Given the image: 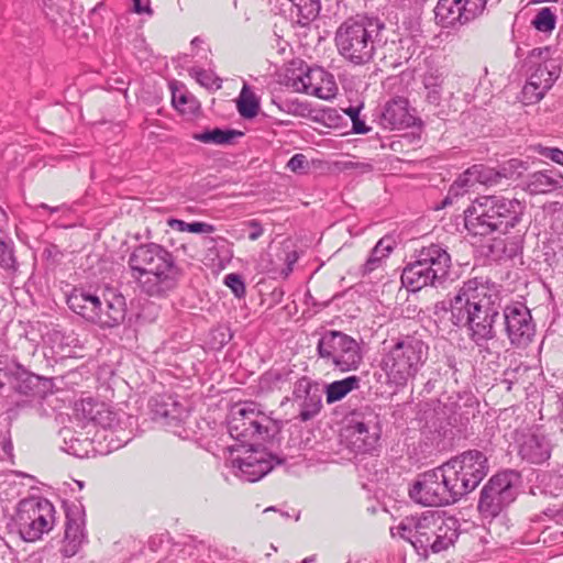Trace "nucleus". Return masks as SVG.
<instances>
[{"label":"nucleus","instance_id":"1","mask_svg":"<svg viewBox=\"0 0 563 563\" xmlns=\"http://www.w3.org/2000/svg\"><path fill=\"white\" fill-rule=\"evenodd\" d=\"M501 286L486 277L467 279L450 300L452 321L465 325L470 340L481 351L496 338L495 322L501 309Z\"/></svg>","mask_w":563,"mask_h":563},{"label":"nucleus","instance_id":"2","mask_svg":"<svg viewBox=\"0 0 563 563\" xmlns=\"http://www.w3.org/2000/svg\"><path fill=\"white\" fill-rule=\"evenodd\" d=\"M128 267L134 283L151 297H165L183 276L173 253L154 242L135 246L129 255Z\"/></svg>","mask_w":563,"mask_h":563},{"label":"nucleus","instance_id":"3","mask_svg":"<svg viewBox=\"0 0 563 563\" xmlns=\"http://www.w3.org/2000/svg\"><path fill=\"white\" fill-rule=\"evenodd\" d=\"M390 532L408 541L423 556L448 550L459 538L456 519L437 510L407 516Z\"/></svg>","mask_w":563,"mask_h":563},{"label":"nucleus","instance_id":"4","mask_svg":"<svg viewBox=\"0 0 563 563\" xmlns=\"http://www.w3.org/2000/svg\"><path fill=\"white\" fill-rule=\"evenodd\" d=\"M67 306L73 312L101 329L119 327L124 322L128 311L125 297L112 287L95 292L74 288L67 296Z\"/></svg>","mask_w":563,"mask_h":563},{"label":"nucleus","instance_id":"5","mask_svg":"<svg viewBox=\"0 0 563 563\" xmlns=\"http://www.w3.org/2000/svg\"><path fill=\"white\" fill-rule=\"evenodd\" d=\"M384 27L376 18L357 15L345 20L334 36L339 54L356 66L369 63L375 54L377 36Z\"/></svg>","mask_w":563,"mask_h":563},{"label":"nucleus","instance_id":"6","mask_svg":"<svg viewBox=\"0 0 563 563\" xmlns=\"http://www.w3.org/2000/svg\"><path fill=\"white\" fill-rule=\"evenodd\" d=\"M428 357L429 345L416 335H406L388 350L382 366L391 384L404 387L416 377Z\"/></svg>","mask_w":563,"mask_h":563},{"label":"nucleus","instance_id":"7","mask_svg":"<svg viewBox=\"0 0 563 563\" xmlns=\"http://www.w3.org/2000/svg\"><path fill=\"white\" fill-rule=\"evenodd\" d=\"M280 430L282 422L257 410L253 402L233 407L228 419L229 434L243 445L271 441Z\"/></svg>","mask_w":563,"mask_h":563},{"label":"nucleus","instance_id":"8","mask_svg":"<svg viewBox=\"0 0 563 563\" xmlns=\"http://www.w3.org/2000/svg\"><path fill=\"white\" fill-rule=\"evenodd\" d=\"M317 355L323 363L341 373L357 371L363 363L360 343L339 330H325L317 343Z\"/></svg>","mask_w":563,"mask_h":563},{"label":"nucleus","instance_id":"9","mask_svg":"<svg viewBox=\"0 0 563 563\" xmlns=\"http://www.w3.org/2000/svg\"><path fill=\"white\" fill-rule=\"evenodd\" d=\"M76 411L87 421L110 430L115 437L118 446L128 444L134 437L136 418L125 412L114 411L104 402L91 398L84 399L77 405Z\"/></svg>","mask_w":563,"mask_h":563},{"label":"nucleus","instance_id":"10","mask_svg":"<svg viewBox=\"0 0 563 563\" xmlns=\"http://www.w3.org/2000/svg\"><path fill=\"white\" fill-rule=\"evenodd\" d=\"M54 519L53 504L45 498L33 497L19 503L15 525L24 541L34 542L53 529Z\"/></svg>","mask_w":563,"mask_h":563},{"label":"nucleus","instance_id":"11","mask_svg":"<svg viewBox=\"0 0 563 563\" xmlns=\"http://www.w3.org/2000/svg\"><path fill=\"white\" fill-rule=\"evenodd\" d=\"M517 474L514 472H501L494 475L482 488L478 511L484 518L497 517L506 507L515 501L517 497L514 481Z\"/></svg>","mask_w":563,"mask_h":563},{"label":"nucleus","instance_id":"12","mask_svg":"<svg viewBox=\"0 0 563 563\" xmlns=\"http://www.w3.org/2000/svg\"><path fill=\"white\" fill-rule=\"evenodd\" d=\"M409 496L422 506L439 507L454 504L443 464L420 474L409 489Z\"/></svg>","mask_w":563,"mask_h":563},{"label":"nucleus","instance_id":"13","mask_svg":"<svg viewBox=\"0 0 563 563\" xmlns=\"http://www.w3.org/2000/svg\"><path fill=\"white\" fill-rule=\"evenodd\" d=\"M504 332L511 346L526 349L536 335V324L530 310L521 302H512L503 309Z\"/></svg>","mask_w":563,"mask_h":563},{"label":"nucleus","instance_id":"14","mask_svg":"<svg viewBox=\"0 0 563 563\" xmlns=\"http://www.w3.org/2000/svg\"><path fill=\"white\" fill-rule=\"evenodd\" d=\"M503 196L490 195L476 198L464 211L466 230L473 235L486 236L496 232L497 213Z\"/></svg>","mask_w":563,"mask_h":563},{"label":"nucleus","instance_id":"15","mask_svg":"<svg viewBox=\"0 0 563 563\" xmlns=\"http://www.w3.org/2000/svg\"><path fill=\"white\" fill-rule=\"evenodd\" d=\"M289 86L298 92L330 101L338 93V85L332 74L321 67L299 69V74L292 73L288 77Z\"/></svg>","mask_w":563,"mask_h":563},{"label":"nucleus","instance_id":"16","mask_svg":"<svg viewBox=\"0 0 563 563\" xmlns=\"http://www.w3.org/2000/svg\"><path fill=\"white\" fill-rule=\"evenodd\" d=\"M274 462L276 464L282 463L279 459H276L265 450L255 449L254 444L250 445L244 456L229 460L235 476L250 483L257 482L268 474L274 467Z\"/></svg>","mask_w":563,"mask_h":563},{"label":"nucleus","instance_id":"17","mask_svg":"<svg viewBox=\"0 0 563 563\" xmlns=\"http://www.w3.org/2000/svg\"><path fill=\"white\" fill-rule=\"evenodd\" d=\"M347 446L355 453H367L375 449L379 439L377 417L352 419L344 430Z\"/></svg>","mask_w":563,"mask_h":563},{"label":"nucleus","instance_id":"18","mask_svg":"<svg viewBox=\"0 0 563 563\" xmlns=\"http://www.w3.org/2000/svg\"><path fill=\"white\" fill-rule=\"evenodd\" d=\"M150 407L153 419L170 429L179 427L189 416L188 408L175 396L168 394L152 397Z\"/></svg>","mask_w":563,"mask_h":563},{"label":"nucleus","instance_id":"19","mask_svg":"<svg viewBox=\"0 0 563 563\" xmlns=\"http://www.w3.org/2000/svg\"><path fill=\"white\" fill-rule=\"evenodd\" d=\"M449 276L443 272L430 268L422 265L421 261L415 258L413 262L408 263L402 269L401 283L411 291L421 290L424 287L431 286L438 288L442 286Z\"/></svg>","mask_w":563,"mask_h":563},{"label":"nucleus","instance_id":"20","mask_svg":"<svg viewBox=\"0 0 563 563\" xmlns=\"http://www.w3.org/2000/svg\"><path fill=\"white\" fill-rule=\"evenodd\" d=\"M292 400L300 407L298 418L303 422L317 416L322 407L320 389L307 376L300 377L295 383Z\"/></svg>","mask_w":563,"mask_h":563},{"label":"nucleus","instance_id":"21","mask_svg":"<svg viewBox=\"0 0 563 563\" xmlns=\"http://www.w3.org/2000/svg\"><path fill=\"white\" fill-rule=\"evenodd\" d=\"M462 473L476 487L488 473L486 455L478 450H468L445 462Z\"/></svg>","mask_w":563,"mask_h":563},{"label":"nucleus","instance_id":"22","mask_svg":"<svg viewBox=\"0 0 563 563\" xmlns=\"http://www.w3.org/2000/svg\"><path fill=\"white\" fill-rule=\"evenodd\" d=\"M86 540L84 512L78 506L66 510V525L63 552L65 556H74Z\"/></svg>","mask_w":563,"mask_h":563},{"label":"nucleus","instance_id":"23","mask_svg":"<svg viewBox=\"0 0 563 563\" xmlns=\"http://www.w3.org/2000/svg\"><path fill=\"white\" fill-rule=\"evenodd\" d=\"M519 454L530 463L540 464L550 457L551 445L545 434L537 429L521 435Z\"/></svg>","mask_w":563,"mask_h":563},{"label":"nucleus","instance_id":"24","mask_svg":"<svg viewBox=\"0 0 563 563\" xmlns=\"http://www.w3.org/2000/svg\"><path fill=\"white\" fill-rule=\"evenodd\" d=\"M526 211V203L516 198L503 196L500 209L497 213L496 232L507 234L511 229L517 228Z\"/></svg>","mask_w":563,"mask_h":563},{"label":"nucleus","instance_id":"25","mask_svg":"<svg viewBox=\"0 0 563 563\" xmlns=\"http://www.w3.org/2000/svg\"><path fill=\"white\" fill-rule=\"evenodd\" d=\"M415 258L421 261L422 265L429 266L432 271L443 272L446 276L450 274L451 255L440 244L431 243L428 246H422L416 251Z\"/></svg>","mask_w":563,"mask_h":563},{"label":"nucleus","instance_id":"26","mask_svg":"<svg viewBox=\"0 0 563 563\" xmlns=\"http://www.w3.org/2000/svg\"><path fill=\"white\" fill-rule=\"evenodd\" d=\"M563 187V176L550 170L537 172L530 175L527 191L531 195H542Z\"/></svg>","mask_w":563,"mask_h":563},{"label":"nucleus","instance_id":"27","mask_svg":"<svg viewBox=\"0 0 563 563\" xmlns=\"http://www.w3.org/2000/svg\"><path fill=\"white\" fill-rule=\"evenodd\" d=\"M434 14L438 22L444 27L466 23L460 0H439L434 8Z\"/></svg>","mask_w":563,"mask_h":563},{"label":"nucleus","instance_id":"28","mask_svg":"<svg viewBox=\"0 0 563 563\" xmlns=\"http://www.w3.org/2000/svg\"><path fill=\"white\" fill-rule=\"evenodd\" d=\"M244 135V132L234 129H220L214 128L211 130H205L200 133L192 135L194 140L199 141L203 144L214 145H233L236 141Z\"/></svg>","mask_w":563,"mask_h":563},{"label":"nucleus","instance_id":"29","mask_svg":"<svg viewBox=\"0 0 563 563\" xmlns=\"http://www.w3.org/2000/svg\"><path fill=\"white\" fill-rule=\"evenodd\" d=\"M388 49L395 52L393 64L396 66L409 62L415 56L419 57L422 53V46L419 41L411 35L401 37L397 42L393 41Z\"/></svg>","mask_w":563,"mask_h":563},{"label":"nucleus","instance_id":"30","mask_svg":"<svg viewBox=\"0 0 563 563\" xmlns=\"http://www.w3.org/2000/svg\"><path fill=\"white\" fill-rule=\"evenodd\" d=\"M443 471L445 472L446 484L450 486L455 503L476 488L475 485H472L471 481L449 464L443 463Z\"/></svg>","mask_w":563,"mask_h":563},{"label":"nucleus","instance_id":"31","mask_svg":"<svg viewBox=\"0 0 563 563\" xmlns=\"http://www.w3.org/2000/svg\"><path fill=\"white\" fill-rule=\"evenodd\" d=\"M361 378L352 375L340 380H334L325 387V399L328 404L342 400L351 391L358 389Z\"/></svg>","mask_w":563,"mask_h":563},{"label":"nucleus","instance_id":"32","mask_svg":"<svg viewBox=\"0 0 563 563\" xmlns=\"http://www.w3.org/2000/svg\"><path fill=\"white\" fill-rule=\"evenodd\" d=\"M379 118L383 128L389 130L405 129L412 122V115L408 112V108H382Z\"/></svg>","mask_w":563,"mask_h":563},{"label":"nucleus","instance_id":"33","mask_svg":"<svg viewBox=\"0 0 563 563\" xmlns=\"http://www.w3.org/2000/svg\"><path fill=\"white\" fill-rule=\"evenodd\" d=\"M393 251L391 241L388 238L380 239L372 250L368 258L361 267L362 275H368L382 266L385 258Z\"/></svg>","mask_w":563,"mask_h":563},{"label":"nucleus","instance_id":"34","mask_svg":"<svg viewBox=\"0 0 563 563\" xmlns=\"http://www.w3.org/2000/svg\"><path fill=\"white\" fill-rule=\"evenodd\" d=\"M12 388L22 395H29L37 386L40 377L26 371L23 366L16 364L10 372Z\"/></svg>","mask_w":563,"mask_h":563},{"label":"nucleus","instance_id":"35","mask_svg":"<svg viewBox=\"0 0 563 563\" xmlns=\"http://www.w3.org/2000/svg\"><path fill=\"white\" fill-rule=\"evenodd\" d=\"M443 76L438 69L429 70L423 78L426 101L429 104H439L441 101Z\"/></svg>","mask_w":563,"mask_h":563},{"label":"nucleus","instance_id":"36","mask_svg":"<svg viewBox=\"0 0 563 563\" xmlns=\"http://www.w3.org/2000/svg\"><path fill=\"white\" fill-rule=\"evenodd\" d=\"M559 74L560 67L556 62H545L537 66L530 78L549 90L559 78Z\"/></svg>","mask_w":563,"mask_h":563},{"label":"nucleus","instance_id":"37","mask_svg":"<svg viewBox=\"0 0 563 563\" xmlns=\"http://www.w3.org/2000/svg\"><path fill=\"white\" fill-rule=\"evenodd\" d=\"M476 169L468 168L463 174H461L457 179L451 185L448 196L445 197L443 203H452L453 198H457L466 194L470 188L474 187L476 184L474 179V175Z\"/></svg>","mask_w":563,"mask_h":563},{"label":"nucleus","instance_id":"38","mask_svg":"<svg viewBox=\"0 0 563 563\" xmlns=\"http://www.w3.org/2000/svg\"><path fill=\"white\" fill-rule=\"evenodd\" d=\"M296 8L298 23L308 25L311 21L316 20L320 13V0H290Z\"/></svg>","mask_w":563,"mask_h":563},{"label":"nucleus","instance_id":"39","mask_svg":"<svg viewBox=\"0 0 563 563\" xmlns=\"http://www.w3.org/2000/svg\"><path fill=\"white\" fill-rule=\"evenodd\" d=\"M499 252V260H512L522 252V239L520 235L495 241L493 251Z\"/></svg>","mask_w":563,"mask_h":563},{"label":"nucleus","instance_id":"40","mask_svg":"<svg viewBox=\"0 0 563 563\" xmlns=\"http://www.w3.org/2000/svg\"><path fill=\"white\" fill-rule=\"evenodd\" d=\"M472 169H476L474 179L478 184L493 186L499 184L503 176H510L507 167H500L498 170L483 165H474Z\"/></svg>","mask_w":563,"mask_h":563},{"label":"nucleus","instance_id":"41","mask_svg":"<svg viewBox=\"0 0 563 563\" xmlns=\"http://www.w3.org/2000/svg\"><path fill=\"white\" fill-rule=\"evenodd\" d=\"M548 89L543 88L540 84L529 78L527 84L523 86L521 95H522V104L523 106H531L534 103H538Z\"/></svg>","mask_w":563,"mask_h":563},{"label":"nucleus","instance_id":"42","mask_svg":"<svg viewBox=\"0 0 563 563\" xmlns=\"http://www.w3.org/2000/svg\"><path fill=\"white\" fill-rule=\"evenodd\" d=\"M290 371H279V369H273L267 373H265L261 377V386L266 388H277L280 389L284 384L289 383L290 378Z\"/></svg>","mask_w":563,"mask_h":563},{"label":"nucleus","instance_id":"43","mask_svg":"<svg viewBox=\"0 0 563 563\" xmlns=\"http://www.w3.org/2000/svg\"><path fill=\"white\" fill-rule=\"evenodd\" d=\"M190 74L202 87L207 89H219L221 87V78L213 71L201 68H192Z\"/></svg>","mask_w":563,"mask_h":563},{"label":"nucleus","instance_id":"44","mask_svg":"<svg viewBox=\"0 0 563 563\" xmlns=\"http://www.w3.org/2000/svg\"><path fill=\"white\" fill-rule=\"evenodd\" d=\"M532 24L540 32H551L555 27V15L550 8H542L537 13Z\"/></svg>","mask_w":563,"mask_h":563},{"label":"nucleus","instance_id":"45","mask_svg":"<svg viewBox=\"0 0 563 563\" xmlns=\"http://www.w3.org/2000/svg\"><path fill=\"white\" fill-rule=\"evenodd\" d=\"M464 21L470 22L481 15L486 7L487 0H460Z\"/></svg>","mask_w":563,"mask_h":563},{"label":"nucleus","instance_id":"46","mask_svg":"<svg viewBox=\"0 0 563 563\" xmlns=\"http://www.w3.org/2000/svg\"><path fill=\"white\" fill-rule=\"evenodd\" d=\"M334 108H288L287 113L300 117H311L317 121H323Z\"/></svg>","mask_w":563,"mask_h":563},{"label":"nucleus","instance_id":"47","mask_svg":"<svg viewBox=\"0 0 563 563\" xmlns=\"http://www.w3.org/2000/svg\"><path fill=\"white\" fill-rule=\"evenodd\" d=\"M0 266L4 269H15L16 260L13 254V244L0 238Z\"/></svg>","mask_w":563,"mask_h":563},{"label":"nucleus","instance_id":"48","mask_svg":"<svg viewBox=\"0 0 563 563\" xmlns=\"http://www.w3.org/2000/svg\"><path fill=\"white\" fill-rule=\"evenodd\" d=\"M261 99L255 90L245 81L240 91L239 97L235 99V106H260Z\"/></svg>","mask_w":563,"mask_h":563},{"label":"nucleus","instance_id":"49","mask_svg":"<svg viewBox=\"0 0 563 563\" xmlns=\"http://www.w3.org/2000/svg\"><path fill=\"white\" fill-rule=\"evenodd\" d=\"M345 114H347L351 120H352V123H353V132L356 133V134H365L367 133L371 128L367 126L364 122V120H362L360 118V112L363 108H341Z\"/></svg>","mask_w":563,"mask_h":563},{"label":"nucleus","instance_id":"50","mask_svg":"<svg viewBox=\"0 0 563 563\" xmlns=\"http://www.w3.org/2000/svg\"><path fill=\"white\" fill-rule=\"evenodd\" d=\"M551 49L548 46L533 48L528 57L526 63L531 67L538 66L539 64H545V62H554L550 59Z\"/></svg>","mask_w":563,"mask_h":563},{"label":"nucleus","instance_id":"51","mask_svg":"<svg viewBox=\"0 0 563 563\" xmlns=\"http://www.w3.org/2000/svg\"><path fill=\"white\" fill-rule=\"evenodd\" d=\"M224 285L228 286L238 298L245 295V284L239 274L231 273L225 275Z\"/></svg>","mask_w":563,"mask_h":563},{"label":"nucleus","instance_id":"52","mask_svg":"<svg viewBox=\"0 0 563 563\" xmlns=\"http://www.w3.org/2000/svg\"><path fill=\"white\" fill-rule=\"evenodd\" d=\"M172 106H183L189 102L186 87L177 81L169 84Z\"/></svg>","mask_w":563,"mask_h":563},{"label":"nucleus","instance_id":"53","mask_svg":"<svg viewBox=\"0 0 563 563\" xmlns=\"http://www.w3.org/2000/svg\"><path fill=\"white\" fill-rule=\"evenodd\" d=\"M539 154L563 166V151L558 147L539 146Z\"/></svg>","mask_w":563,"mask_h":563},{"label":"nucleus","instance_id":"54","mask_svg":"<svg viewBox=\"0 0 563 563\" xmlns=\"http://www.w3.org/2000/svg\"><path fill=\"white\" fill-rule=\"evenodd\" d=\"M308 167L307 157L303 154H295L287 163V168L294 173L301 172Z\"/></svg>","mask_w":563,"mask_h":563},{"label":"nucleus","instance_id":"55","mask_svg":"<svg viewBox=\"0 0 563 563\" xmlns=\"http://www.w3.org/2000/svg\"><path fill=\"white\" fill-rule=\"evenodd\" d=\"M500 167H507L508 172L511 173L510 176H503V178H517L521 175L522 169H525L523 163L519 159H509Z\"/></svg>","mask_w":563,"mask_h":563},{"label":"nucleus","instance_id":"56","mask_svg":"<svg viewBox=\"0 0 563 563\" xmlns=\"http://www.w3.org/2000/svg\"><path fill=\"white\" fill-rule=\"evenodd\" d=\"M245 225L251 229V232L249 233V239L251 241H256L264 234V228L256 219L246 221Z\"/></svg>","mask_w":563,"mask_h":563},{"label":"nucleus","instance_id":"57","mask_svg":"<svg viewBox=\"0 0 563 563\" xmlns=\"http://www.w3.org/2000/svg\"><path fill=\"white\" fill-rule=\"evenodd\" d=\"M214 227L206 222H191L187 225V232L191 233H212Z\"/></svg>","mask_w":563,"mask_h":563},{"label":"nucleus","instance_id":"58","mask_svg":"<svg viewBox=\"0 0 563 563\" xmlns=\"http://www.w3.org/2000/svg\"><path fill=\"white\" fill-rule=\"evenodd\" d=\"M133 10L139 14L153 15L150 0H133Z\"/></svg>","mask_w":563,"mask_h":563},{"label":"nucleus","instance_id":"59","mask_svg":"<svg viewBox=\"0 0 563 563\" xmlns=\"http://www.w3.org/2000/svg\"><path fill=\"white\" fill-rule=\"evenodd\" d=\"M168 225L178 231V232H187V225L188 223L183 221V220H179V219H168L167 221Z\"/></svg>","mask_w":563,"mask_h":563},{"label":"nucleus","instance_id":"60","mask_svg":"<svg viewBox=\"0 0 563 563\" xmlns=\"http://www.w3.org/2000/svg\"><path fill=\"white\" fill-rule=\"evenodd\" d=\"M240 114L244 119H253L260 114L261 108H238Z\"/></svg>","mask_w":563,"mask_h":563},{"label":"nucleus","instance_id":"61","mask_svg":"<svg viewBox=\"0 0 563 563\" xmlns=\"http://www.w3.org/2000/svg\"><path fill=\"white\" fill-rule=\"evenodd\" d=\"M385 106L387 107H390V106H409V100L405 97H395V98H391L390 100L386 101Z\"/></svg>","mask_w":563,"mask_h":563},{"label":"nucleus","instance_id":"62","mask_svg":"<svg viewBox=\"0 0 563 563\" xmlns=\"http://www.w3.org/2000/svg\"><path fill=\"white\" fill-rule=\"evenodd\" d=\"M519 371V367L517 368H514V369H507L505 371L504 375H505V379L504 382L508 383L509 385L512 384L514 382V378H515V374ZM511 387L508 386V389H510Z\"/></svg>","mask_w":563,"mask_h":563},{"label":"nucleus","instance_id":"63","mask_svg":"<svg viewBox=\"0 0 563 563\" xmlns=\"http://www.w3.org/2000/svg\"><path fill=\"white\" fill-rule=\"evenodd\" d=\"M449 306L445 301H439L434 305V311L438 313L439 311H448Z\"/></svg>","mask_w":563,"mask_h":563},{"label":"nucleus","instance_id":"64","mask_svg":"<svg viewBox=\"0 0 563 563\" xmlns=\"http://www.w3.org/2000/svg\"><path fill=\"white\" fill-rule=\"evenodd\" d=\"M202 43H203V40L200 38L199 36H196L192 38L190 44H191V47L195 48V47H198Z\"/></svg>","mask_w":563,"mask_h":563}]
</instances>
